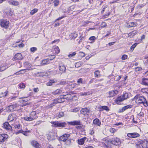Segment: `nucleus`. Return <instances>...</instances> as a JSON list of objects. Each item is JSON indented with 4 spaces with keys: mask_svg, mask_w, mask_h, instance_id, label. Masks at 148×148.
I'll use <instances>...</instances> for the list:
<instances>
[{
    "mask_svg": "<svg viewBox=\"0 0 148 148\" xmlns=\"http://www.w3.org/2000/svg\"><path fill=\"white\" fill-rule=\"evenodd\" d=\"M96 38L94 36H92L90 37L89 38V39L90 40H95Z\"/></svg>",
    "mask_w": 148,
    "mask_h": 148,
    "instance_id": "obj_54",
    "label": "nucleus"
},
{
    "mask_svg": "<svg viewBox=\"0 0 148 148\" xmlns=\"http://www.w3.org/2000/svg\"><path fill=\"white\" fill-rule=\"evenodd\" d=\"M103 140V142H102V143L104 144L106 147H108V145L109 143H110L111 141L106 138H104Z\"/></svg>",
    "mask_w": 148,
    "mask_h": 148,
    "instance_id": "obj_18",
    "label": "nucleus"
},
{
    "mask_svg": "<svg viewBox=\"0 0 148 148\" xmlns=\"http://www.w3.org/2000/svg\"><path fill=\"white\" fill-rule=\"evenodd\" d=\"M141 84L148 86V79L145 78H143Z\"/></svg>",
    "mask_w": 148,
    "mask_h": 148,
    "instance_id": "obj_24",
    "label": "nucleus"
},
{
    "mask_svg": "<svg viewBox=\"0 0 148 148\" xmlns=\"http://www.w3.org/2000/svg\"><path fill=\"white\" fill-rule=\"evenodd\" d=\"M55 82L53 80H50L49 82L46 83V85L47 86H51L52 85L53 83H55Z\"/></svg>",
    "mask_w": 148,
    "mask_h": 148,
    "instance_id": "obj_34",
    "label": "nucleus"
},
{
    "mask_svg": "<svg viewBox=\"0 0 148 148\" xmlns=\"http://www.w3.org/2000/svg\"><path fill=\"white\" fill-rule=\"evenodd\" d=\"M80 65L81 64L79 62H77L76 63L75 66L76 67L78 68L80 66Z\"/></svg>",
    "mask_w": 148,
    "mask_h": 148,
    "instance_id": "obj_57",
    "label": "nucleus"
},
{
    "mask_svg": "<svg viewBox=\"0 0 148 148\" xmlns=\"http://www.w3.org/2000/svg\"><path fill=\"white\" fill-rule=\"evenodd\" d=\"M8 137V135L3 134H0V142L3 143L7 140Z\"/></svg>",
    "mask_w": 148,
    "mask_h": 148,
    "instance_id": "obj_6",
    "label": "nucleus"
},
{
    "mask_svg": "<svg viewBox=\"0 0 148 148\" xmlns=\"http://www.w3.org/2000/svg\"><path fill=\"white\" fill-rule=\"evenodd\" d=\"M128 98V94L127 93L123 94L122 95L118 96L115 100V102H121L124 101Z\"/></svg>",
    "mask_w": 148,
    "mask_h": 148,
    "instance_id": "obj_1",
    "label": "nucleus"
},
{
    "mask_svg": "<svg viewBox=\"0 0 148 148\" xmlns=\"http://www.w3.org/2000/svg\"><path fill=\"white\" fill-rule=\"evenodd\" d=\"M79 110V108H76L75 109H73V110L72 112H77Z\"/></svg>",
    "mask_w": 148,
    "mask_h": 148,
    "instance_id": "obj_58",
    "label": "nucleus"
},
{
    "mask_svg": "<svg viewBox=\"0 0 148 148\" xmlns=\"http://www.w3.org/2000/svg\"><path fill=\"white\" fill-rule=\"evenodd\" d=\"M36 118L34 116H25L23 118V119H24L25 121H31L33 120Z\"/></svg>",
    "mask_w": 148,
    "mask_h": 148,
    "instance_id": "obj_17",
    "label": "nucleus"
},
{
    "mask_svg": "<svg viewBox=\"0 0 148 148\" xmlns=\"http://www.w3.org/2000/svg\"><path fill=\"white\" fill-rule=\"evenodd\" d=\"M70 136V134H65L59 137V140L65 142L68 139Z\"/></svg>",
    "mask_w": 148,
    "mask_h": 148,
    "instance_id": "obj_5",
    "label": "nucleus"
},
{
    "mask_svg": "<svg viewBox=\"0 0 148 148\" xmlns=\"http://www.w3.org/2000/svg\"><path fill=\"white\" fill-rule=\"evenodd\" d=\"M37 50V48L35 47H33L30 49V51L31 52H34Z\"/></svg>",
    "mask_w": 148,
    "mask_h": 148,
    "instance_id": "obj_49",
    "label": "nucleus"
},
{
    "mask_svg": "<svg viewBox=\"0 0 148 148\" xmlns=\"http://www.w3.org/2000/svg\"><path fill=\"white\" fill-rule=\"evenodd\" d=\"M42 122V121H38L36 122V123L35 124V125H38L40 124V123H41Z\"/></svg>",
    "mask_w": 148,
    "mask_h": 148,
    "instance_id": "obj_63",
    "label": "nucleus"
},
{
    "mask_svg": "<svg viewBox=\"0 0 148 148\" xmlns=\"http://www.w3.org/2000/svg\"><path fill=\"white\" fill-rule=\"evenodd\" d=\"M110 143L114 145H117L120 144L121 142L119 138H116L113 139L111 141H110Z\"/></svg>",
    "mask_w": 148,
    "mask_h": 148,
    "instance_id": "obj_8",
    "label": "nucleus"
},
{
    "mask_svg": "<svg viewBox=\"0 0 148 148\" xmlns=\"http://www.w3.org/2000/svg\"><path fill=\"white\" fill-rule=\"evenodd\" d=\"M8 91L6 90L4 92H2L1 94H0V98L2 97H4L7 96V94L8 93Z\"/></svg>",
    "mask_w": 148,
    "mask_h": 148,
    "instance_id": "obj_31",
    "label": "nucleus"
},
{
    "mask_svg": "<svg viewBox=\"0 0 148 148\" xmlns=\"http://www.w3.org/2000/svg\"><path fill=\"white\" fill-rule=\"evenodd\" d=\"M77 84H71V87L72 88H74L76 85Z\"/></svg>",
    "mask_w": 148,
    "mask_h": 148,
    "instance_id": "obj_62",
    "label": "nucleus"
},
{
    "mask_svg": "<svg viewBox=\"0 0 148 148\" xmlns=\"http://www.w3.org/2000/svg\"><path fill=\"white\" fill-rule=\"evenodd\" d=\"M95 76V77H99L101 76L100 72L98 70L96 71L94 73Z\"/></svg>",
    "mask_w": 148,
    "mask_h": 148,
    "instance_id": "obj_37",
    "label": "nucleus"
},
{
    "mask_svg": "<svg viewBox=\"0 0 148 148\" xmlns=\"http://www.w3.org/2000/svg\"><path fill=\"white\" fill-rule=\"evenodd\" d=\"M127 136L131 138H136L140 136V135L136 132H134L128 134Z\"/></svg>",
    "mask_w": 148,
    "mask_h": 148,
    "instance_id": "obj_9",
    "label": "nucleus"
},
{
    "mask_svg": "<svg viewBox=\"0 0 148 148\" xmlns=\"http://www.w3.org/2000/svg\"><path fill=\"white\" fill-rule=\"evenodd\" d=\"M15 118V115L14 114H11L9 115L8 117V120L10 121H13Z\"/></svg>",
    "mask_w": 148,
    "mask_h": 148,
    "instance_id": "obj_22",
    "label": "nucleus"
},
{
    "mask_svg": "<svg viewBox=\"0 0 148 148\" xmlns=\"http://www.w3.org/2000/svg\"><path fill=\"white\" fill-rule=\"evenodd\" d=\"M60 50L58 47H56L54 49L53 52L56 54H58L59 53Z\"/></svg>",
    "mask_w": 148,
    "mask_h": 148,
    "instance_id": "obj_30",
    "label": "nucleus"
},
{
    "mask_svg": "<svg viewBox=\"0 0 148 148\" xmlns=\"http://www.w3.org/2000/svg\"><path fill=\"white\" fill-rule=\"evenodd\" d=\"M90 131V134L91 135H92L94 133V131L92 130H91Z\"/></svg>",
    "mask_w": 148,
    "mask_h": 148,
    "instance_id": "obj_64",
    "label": "nucleus"
},
{
    "mask_svg": "<svg viewBox=\"0 0 148 148\" xmlns=\"http://www.w3.org/2000/svg\"><path fill=\"white\" fill-rule=\"evenodd\" d=\"M132 101L137 102L140 101L141 102H147L145 98L143 96H140L139 95L135 96L133 99H132Z\"/></svg>",
    "mask_w": 148,
    "mask_h": 148,
    "instance_id": "obj_2",
    "label": "nucleus"
},
{
    "mask_svg": "<svg viewBox=\"0 0 148 148\" xmlns=\"http://www.w3.org/2000/svg\"><path fill=\"white\" fill-rule=\"evenodd\" d=\"M63 92V91L62 89H58L53 91L52 93L54 95H57L62 93Z\"/></svg>",
    "mask_w": 148,
    "mask_h": 148,
    "instance_id": "obj_19",
    "label": "nucleus"
},
{
    "mask_svg": "<svg viewBox=\"0 0 148 148\" xmlns=\"http://www.w3.org/2000/svg\"><path fill=\"white\" fill-rule=\"evenodd\" d=\"M87 140V138L85 137H84L78 140V143L80 145H82L84 144L85 141Z\"/></svg>",
    "mask_w": 148,
    "mask_h": 148,
    "instance_id": "obj_14",
    "label": "nucleus"
},
{
    "mask_svg": "<svg viewBox=\"0 0 148 148\" xmlns=\"http://www.w3.org/2000/svg\"><path fill=\"white\" fill-rule=\"evenodd\" d=\"M9 22L5 19H1L0 23L1 27L6 29L9 27Z\"/></svg>",
    "mask_w": 148,
    "mask_h": 148,
    "instance_id": "obj_3",
    "label": "nucleus"
},
{
    "mask_svg": "<svg viewBox=\"0 0 148 148\" xmlns=\"http://www.w3.org/2000/svg\"><path fill=\"white\" fill-rule=\"evenodd\" d=\"M55 58V55H51V58L50 59H49V60H52L53 59Z\"/></svg>",
    "mask_w": 148,
    "mask_h": 148,
    "instance_id": "obj_59",
    "label": "nucleus"
},
{
    "mask_svg": "<svg viewBox=\"0 0 148 148\" xmlns=\"http://www.w3.org/2000/svg\"><path fill=\"white\" fill-rule=\"evenodd\" d=\"M137 45V43H135L130 48V50L132 51Z\"/></svg>",
    "mask_w": 148,
    "mask_h": 148,
    "instance_id": "obj_41",
    "label": "nucleus"
},
{
    "mask_svg": "<svg viewBox=\"0 0 148 148\" xmlns=\"http://www.w3.org/2000/svg\"><path fill=\"white\" fill-rule=\"evenodd\" d=\"M127 26L128 27H132L136 26V23H135L133 22H130L127 23Z\"/></svg>",
    "mask_w": 148,
    "mask_h": 148,
    "instance_id": "obj_28",
    "label": "nucleus"
},
{
    "mask_svg": "<svg viewBox=\"0 0 148 148\" xmlns=\"http://www.w3.org/2000/svg\"><path fill=\"white\" fill-rule=\"evenodd\" d=\"M107 8V6L106 5L104 6L103 8V10L101 12V13H103L105 11V9L106 8Z\"/></svg>",
    "mask_w": 148,
    "mask_h": 148,
    "instance_id": "obj_60",
    "label": "nucleus"
},
{
    "mask_svg": "<svg viewBox=\"0 0 148 148\" xmlns=\"http://www.w3.org/2000/svg\"><path fill=\"white\" fill-rule=\"evenodd\" d=\"M106 24L105 22H103L101 24V27H105L106 26Z\"/></svg>",
    "mask_w": 148,
    "mask_h": 148,
    "instance_id": "obj_51",
    "label": "nucleus"
},
{
    "mask_svg": "<svg viewBox=\"0 0 148 148\" xmlns=\"http://www.w3.org/2000/svg\"><path fill=\"white\" fill-rule=\"evenodd\" d=\"M18 86L21 88H24L25 87L24 84L23 83H20L18 85Z\"/></svg>",
    "mask_w": 148,
    "mask_h": 148,
    "instance_id": "obj_47",
    "label": "nucleus"
},
{
    "mask_svg": "<svg viewBox=\"0 0 148 148\" xmlns=\"http://www.w3.org/2000/svg\"><path fill=\"white\" fill-rule=\"evenodd\" d=\"M51 123L52 124L54 125L55 127H64L66 125V123L65 122L60 123L58 121L52 122Z\"/></svg>",
    "mask_w": 148,
    "mask_h": 148,
    "instance_id": "obj_4",
    "label": "nucleus"
},
{
    "mask_svg": "<svg viewBox=\"0 0 148 148\" xmlns=\"http://www.w3.org/2000/svg\"><path fill=\"white\" fill-rule=\"evenodd\" d=\"M36 114V112L35 111H33L31 112V114H30V116H34Z\"/></svg>",
    "mask_w": 148,
    "mask_h": 148,
    "instance_id": "obj_50",
    "label": "nucleus"
},
{
    "mask_svg": "<svg viewBox=\"0 0 148 148\" xmlns=\"http://www.w3.org/2000/svg\"><path fill=\"white\" fill-rule=\"evenodd\" d=\"M14 127L16 129H21L22 128V125L20 123L15 124L14 125Z\"/></svg>",
    "mask_w": 148,
    "mask_h": 148,
    "instance_id": "obj_29",
    "label": "nucleus"
},
{
    "mask_svg": "<svg viewBox=\"0 0 148 148\" xmlns=\"http://www.w3.org/2000/svg\"><path fill=\"white\" fill-rule=\"evenodd\" d=\"M132 107V106L130 105H128L125 106L122 108L121 109H120L118 111L119 112L122 113L123 112L125 111L126 110L129 109L131 108Z\"/></svg>",
    "mask_w": 148,
    "mask_h": 148,
    "instance_id": "obj_11",
    "label": "nucleus"
},
{
    "mask_svg": "<svg viewBox=\"0 0 148 148\" xmlns=\"http://www.w3.org/2000/svg\"><path fill=\"white\" fill-rule=\"evenodd\" d=\"M77 82L78 84L82 83V79L81 78L79 79H78Z\"/></svg>",
    "mask_w": 148,
    "mask_h": 148,
    "instance_id": "obj_55",
    "label": "nucleus"
},
{
    "mask_svg": "<svg viewBox=\"0 0 148 148\" xmlns=\"http://www.w3.org/2000/svg\"><path fill=\"white\" fill-rule=\"evenodd\" d=\"M79 54L80 56L82 57H84L85 56V54L84 53L82 52H80Z\"/></svg>",
    "mask_w": 148,
    "mask_h": 148,
    "instance_id": "obj_53",
    "label": "nucleus"
},
{
    "mask_svg": "<svg viewBox=\"0 0 148 148\" xmlns=\"http://www.w3.org/2000/svg\"><path fill=\"white\" fill-rule=\"evenodd\" d=\"M59 70L62 73H64L66 70V68L64 66H60L59 67Z\"/></svg>",
    "mask_w": 148,
    "mask_h": 148,
    "instance_id": "obj_26",
    "label": "nucleus"
},
{
    "mask_svg": "<svg viewBox=\"0 0 148 148\" xmlns=\"http://www.w3.org/2000/svg\"><path fill=\"white\" fill-rule=\"evenodd\" d=\"M57 103L56 102H53L51 104H50L47 107V108H51L53 106H54Z\"/></svg>",
    "mask_w": 148,
    "mask_h": 148,
    "instance_id": "obj_45",
    "label": "nucleus"
},
{
    "mask_svg": "<svg viewBox=\"0 0 148 148\" xmlns=\"http://www.w3.org/2000/svg\"><path fill=\"white\" fill-rule=\"evenodd\" d=\"M127 56L126 55H123L121 57V59L123 60H124L127 59Z\"/></svg>",
    "mask_w": 148,
    "mask_h": 148,
    "instance_id": "obj_44",
    "label": "nucleus"
},
{
    "mask_svg": "<svg viewBox=\"0 0 148 148\" xmlns=\"http://www.w3.org/2000/svg\"><path fill=\"white\" fill-rule=\"evenodd\" d=\"M53 2L54 3V5L55 6H57L58 5L59 3V0H54Z\"/></svg>",
    "mask_w": 148,
    "mask_h": 148,
    "instance_id": "obj_42",
    "label": "nucleus"
},
{
    "mask_svg": "<svg viewBox=\"0 0 148 148\" xmlns=\"http://www.w3.org/2000/svg\"><path fill=\"white\" fill-rule=\"evenodd\" d=\"M64 116V113L62 112H59L58 113L56 114V117L57 119L60 118Z\"/></svg>",
    "mask_w": 148,
    "mask_h": 148,
    "instance_id": "obj_27",
    "label": "nucleus"
},
{
    "mask_svg": "<svg viewBox=\"0 0 148 148\" xmlns=\"http://www.w3.org/2000/svg\"><path fill=\"white\" fill-rule=\"evenodd\" d=\"M67 123L69 125H79L80 124V121L79 120L74 121L71 122H68Z\"/></svg>",
    "mask_w": 148,
    "mask_h": 148,
    "instance_id": "obj_13",
    "label": "nucleus"
},
{
    "mask_svg": "<svg viewBox=\"0 0 148 148\" xmlns=\"http://www.w3.org/2000/svg\"><path fill=\"white\" fill-rule=\"evenodd\" d=\"M80 112L81 114L84 115H88L90 113L89 110L86 108H82Z\"/></svg>",
    "mask_w": 148,
    "mask_h": 148,
    "instance_id": "obj_12",
    "label": "nucleus"
},
{
    "mask_svg": "<svg viewBox=\"0 0 148 148\" xmlns=\"http://www.w3.org/2000/svg\"><path fill=\"white\" fill-rule=\"evenodd\" d=\"M100 109L102 108L103 110H105L106 111H108L109 110L108 108L106 106H101L99 107Z\"/></svg>",
    "mask_w": 148,
    "mask_h": 148,
    "instance_id": "obj_36",
    "label": "nucleus"
},
{
    "mask_svg": "<svg viewBox=\"0 0 148 148\" xmlns=\"http://www.w3.org/2000/svg\"><path fill=\"white\" fill-rule=\"evenodd\" d=\"M23 133H24L23 131L21 129V130H19L16 133V134H18L20 133H22L23 134Z\"/></svg>",
    "mask_w": 148,
    "mask_h": 148,
    "instance_id": "obj_48",
    "label": "nucleus"
},
{
    "mask_svg": "<svg viewBox=\"0 0 148 148\" xmlns=\"http://www.w3.org/2000/svg\"><path fill=\"white\" fill-rule=\"evenodd\" d=\"M76 54V53L74 52L71 54H70L68 56L69 58H71L75 56Z\"/></svg>",
    "mask_w": 148,
    "mask_h": 148,
    "instance_id": "obj_46",
    "label": "nucleus"
},
{
    "mask_svg": "<svg viewBox=\"0 0 148 148\" xmlns=\"http://www.w3.org/2000/svg\"><path fill=\"white\" fill-rule=\"evenodd\" d=\"M70 36L72 38L75 39L77 37V34L76 33H71L70 35Z\"/></svg>",
    "mask_w": 148,
    "mask_h": 148,
    "instance_id": "obj_38",
    "label": "nucleus"
},
{
    "mask_svg": "<svg viewBox=\"0 0 148 148\" xmlns=\"http://www.w3.org/2000/svg\"><path fill=\"white\" fill-rule=\"evenodd\" d=\"M90 93L89 92H81L80 93V95L85 96L90 95Z\"/></svg>",
    "mask_w": 148,
    "mask_h": 148,
    "instance_id": "obj_40",
    "label": "nucleus"
},
{
    "mask_svg": "<svg viewBox=\"0 0 148 148\" xmlns=\"http://www.w3.org/2000/svg\"><path fill=\"white\" fill-rule=\"evenodd\" d=\"M23 58L21 54L20 53H18L14 56L12 59L13 60L15 61L18 60H21Z\"/></svg>",
    "mask_w": 148,
    "mask_h": 148,
    "instance_id": "obj_10",
    "label": "nucleus"
},
{
    "mask_svg": "<svg viewBox=\"0 0 148 148\" xmlns=\"http://www.w3.org/2000/svg\"><path fill=\"white\" fill-rule=\"evenodd\" d=\"M8 2L10 5H12L14 6H17L18 5V2L15 0H10Z\"/></svg>",
    "mask_w": 148,
    "mask_h": 148,
    "instance_id": "obj_20",
    "label": "nucleus"
},
{
    "mask_svg": "<svg viewBox=\"0 0 148 148\" xmlns=\"http://www.w3.org/2000/svg\"><path fill=\"white\" fill-rule=\"evenodd\" d=\"M93 123L94 125L98 126H100L101 123L100 121L97 118L94 119Z\"/></svg>",
    "mask_w": 148,
    "mask_h": 148,
    "instance_id": "obj_16",
    "label": "nucleus"
},
{
    "mask_svg": "<svg viewBox=\"0 0 148 148\" xmlns=\"http://www.w3.org/2000/svg\"><path fill=\"white\" fill-rule=\"evenodd\" d=\"M141 143L143 146V148H148V141L146 140H141Z\"/></svg>",
    "mask_w": 148,
    "mask_h": 148,
    "instance_id": "obj_21",
    "label": "nucleus"
},
{
    "mask_svg": "<svg viewBox=\"0 0 148 148\" xmlns=\"http://www.w3.org/2000/svg\"><path fill=\"white\" fill-rule=\"evenodd\" d=\"M140 103L143 104L145 107L148 106V102H139Z\"/></svg>",
    "mask_w": 148,
    "mask_h": 148,
    "instance_id": "obj_52",
    "label": "nucleus"
},
{
    "mask_svg": "<svg viewBox=\"0 0 148 148\" xmlns=\"http://www.w3.org/2000/svg\"><path fill=\"white\" fill-rule=\"evenodd\" d=\"M32 145L34 147L38 148L39 146V144L36 141L33 140L31 142Z\"/></svg>",
    "mask_w": 148,
    "mask_h": 148,
    "instance_id": "obj_23",
    "label": "nucleus"
},
{
    "mask_svg": "<svg viewBox=\"0 0 148 148\" xmlns=\"http://www.w3.org/2000/svg\"><path fill=\"white\" fill-rule=\"evenodd\" d=\"M38 9L36 8H35L32 10L30 12L31 15H33L37 12Z\"/></svg>",
    "mask_w": 148,
    "mask_h": 148,
    "instance_id": "obj_39",
    "label": "nucleus"
},
{
    "mask_svg": "<svg viewBox=\"0 0 148 148\" xmlns=\"http://www.w3.org/2000/svg\"><path fill=\"white\" fill-rule=\"evenodd\" d=\"M47 139L49 140H53L55 139V137L52 134L48 135L47 136Z\"/></svg>",
    "mask_w": 148,
    "mask_h": 148,
    "instance_id": "obj_25",
    "label": "nucleus"
},
{
    "mask_svg": "<svg viewBox=\"0 0 148 148\" xmlns=\"http://www.w3.org/2000/svg\"><path fill=\"white\" fill-rule=\"evenodd\" d=\"M118 91L116 90L111 91L109 92V96L110 97H113L116 95L118 93Z\"/></svg>",
    "mask_w": 148,
    "mask_h": 148,
    "instance_id": "obj_15",
    "label": "nucleus"
},
{
    "mask_svg": "<svg viewBox=\"0 0 148 148\" xmlns=\"http://www.w3.org/2000/svg\"><path fill=\"white\" fill-rule=\"evenodd\" d=\"M24 46V44L23 43H21L18 45L19 47L23 48Z\"/></svg>",
    "mask_w": 148,
    "mask_h": 148,
    "instance_id": "obj_61",
    "label": "nucleus"
},
{
    "mask_svg": "<svg viewBox=\"0 0 148 148\" xmlns=\"http://www.w3.org/2000/svg\"><path fill=\"white\" fill-rule=\"evenodd\" d=\"M39 89L38 88H35L33 89V91L35 92H37L39 91Z\"/></svg>",
    "mask_w": 148,
    "mask_h": 148,
    "instance_id": "obj_56",
    "label": "nucleus"
},
{
    "mask_svg": "<svg viewBox=\"0 0 148 148\" xmlns=\"http://www.w3.org/2000/svg\"><path fill=\"white\" fill-rule=\"evenodd\" d=\"M136 145L137 148H143L141 141L137 143Z\"/></svg>",
    "mask_w": 148,
    "mask_h": 148,
    "instance_id": "obj_35",
    "label": "nucleus"
},
{
    "mask_svg": "<svg viewBox=\"0 0 148 148\" xmlns=\"http://www.w3.org/2000/svg\"><path fill=\"white\" fill-rule=\"evenodd\" d=\"M7 68L5 66H0V72L4 71Z\"/></svg>",
    "mask_w": 148,
    "mask_h": 148,
    "instance_id": "obj_43",
    "label": "nucleus"
},
{
    "mask_svg": "<svg viewBox=\"0 0 148 148\" xmlns=\"http://www.w3.org/2000/svg\"><path fill=\"white\" fill-rule=\"evenodd\" d=\"M136 34V31H133L128 34V36L131 38L134 36Z\"/></svg>",
    "mask_w": 148,
    "mask_h": 148,
    "instance_id": "obj_32",
    "label": "nucleus"
},
{
    "mask_svg": "<svg viewBox=\"0 0 148 148\" xmlns=\"http://www.w3.org/2000/svg\"><path fill=\"white\" fill-rule=\"evenodd\" d=\"M75 7L74 5H72L69 7L68 9V13H69L70 12V11H72L74 10L75 8Z\"/></svg>",
    "mask_w": 148,
    "mask_h": 148,
    "instance_id": "obj_33",
    "label": "nucleus"
},
{
    "mask_svg": "<svg viewBox=\"0 0 148 148\" xmlns=\"http://www.w3.org/2000/svg\"><path fill=\"white\" fill-rule=\"evenodd\" d=\"M3 127L7 130L12 131V127L8 122H5L3 124Z\"/></svg>",
    "mask_w": 148,
    "mask_h": 148,
    "instance_id": "obj_7",
    "label": "nucleus"
}]
</instances>
